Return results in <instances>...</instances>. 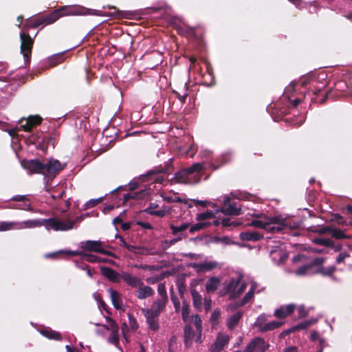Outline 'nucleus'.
<instances>
[{
  "label": "nucleus",
  "mask_w": 352,
  "mask_h": 352,
  "mask_svg": "<svg viewBox=\"0 0 352 352\" xmlns=\"http://www.w3.org/2000/svg\"><path fill=\"white\" fill-rule=\"evenodd\" d=\"M325 74L323 73H320L318 76V80L320 79H325ZM317 81L316 78L314 76H307L300 80V83L302 87L306 86L308 83H311L312 85L314 84L315 82Z\"/></svg>",
  "instance_id": "obj_39"
},
{
  "label": "nucleus",
  "mask_w": 352,
  "mask_h": 352,
  "mask_svg": "<svg viewBox=\"0 0 352 352\" xmlns=\"http://www.w3.org/2000/svg\"><path fill=\"white\" fill-rule=\"evenodd\" d=\"M223 199V204L219 211L223 214L239 215L243 212L245 208H247V206L244 205H237L236 203H230L229 197L225 196Z\"/></svg>",
  "instance_id": "obj_6"
},
{
  "label": "nucleus",
  "mask_w": 352,
  "mask_h": 352,
  "mask_svg": "<svg viewBox=\"0 0 352 352\" xmlns=\"http://www.w3.org/2000/svg\"><path fill=\"white\" fill-rule=\"evenodd\" d=\"M157 292L161 296V298L160 300L168 302V298L166 294V287L164 283H160L158 285Z\"/></svg>",
  "instance_id": "obj_47"
},
{
  "label": "nucleus",
  "mask_w": 352,
  "mask_h": 352,
  "mask_svg": "<svg viewBox=\"0 0 352 352\" xmlns=\"http://www.w3.org/2000/svg\"><path fill=\"white\" fill-rule=\"evenodd\" d=\"M126 249L131 252L137 253L139 252L138 250H142V248L136 245H129L126 246Z\"/></svg>",
  "instance_id": "obj_62"
},
{
  "label": "nucleus",
  "mask_w": 352,
  "mask_h": 352,
  "mask_svg": "<svg viewBox=\"0 0 352 352\" xmlns=\"http://www.w3.org/2000/svg\"><path fill=\"white\" fill-rule=\"evenodd\" d=\"M190 305L187 301L182 302V319L185 322L190 321Z\"/></svg>",
  "instance_id": "obj_42"
},
{
  "label": "nucleus",
  "mask_w": 352,
  "mask_h": 352,
  "mask_svg": "<svg viewBox=\"0 0 352 352\" xmlns=\"http://www.w3.org/2000/svg\"><path fill=\"white\" fill-rule=\"evenodd\" d=\"M203 169V164L195 163L190 167L181 170L175 173L174 179L177 183L195 184L200 179V172Z\"/></svg>",
  "instance_id": "obj_4"
},
{
  "label": "nucleus",
  "mask_w": 352,
  "mask_h": 352,
  "mask_svg": "<svg viewBox=\"0 0 352 352\" xmlns=\"http://www.w3.org/2000/svg\"><path fill=\"white\" fill-rule=\"evenodd\" d=\"M191 267L198 273L209 272L214 268L219 267V264L216 261H204L202 263H194Z\"/></svg>",
  "instance_id": "obj_13"
},
{
  "label": "nucleus",
  "mask_w": 352,
  "mask_h": 352,
  "mask_svg": "<svg viewBox=\"0 0 352 352\" xmlns=\"http://www.w3.org/2000/svg\"><path fill=\"white\" fill-rule=\"evenodd\" d=\"M210 225V223H208V222L201 223V221H199V223L194 224L193 226H192L190 228V232L192 233L195 231L200 230Z\"/></svg>",
  "instance_id": "obj_51"
},
{
  "label": "nucleus",
  "mask_w": 352,
  "mask_h": 352,
  "mask_svg": "<svg viewBox=\"0 0 352 352\" xmlns=\"http://www.w3.org/2000/svg\"><path fill=\"white\" fill-rule=\"evenodd\" d=\"M246 289V283L241 278H232L225 287L230 299L238 298Z\"/></svg>",
  "instance_id": "obj_5"
},
{
  "label": "nucleus",
  "mask_w": 352,
  "mask_h": 352,
  "mask_svg": "<svg viewBox=\"0 0 352 352\" xmlns=\"http://www.w3.org/2000/svg\"><path fill=\"white\" fill-rule=\"evenodd\" d=\"M28 201H24L22 204H14L12 206V208L31 211L32 207Z\"/></svg>",
  "instance_id": "obj_50"
},
{
  "label": "nucleus",
  "mask_w": 352,
  "mask_h": 352,
  "mask_svg": "<svg viewBox=\"0 0 352 352\" xmlns=\"http://www.w3.org/2000/svg\"><path fill=\"white\" fill-rule=\"evenodd\" d=\"M127 316H128V323H129L128 325H129V328L132 331H136L139 327L137 320L131 314L128 313Z\"/></svg>",
  "instance_id": "obj_46"
},
{
  "label": "nucleus",
  "mask_w": 352,
  "mask_h": 352,
  "mask_svg": "<svg viewBox=\"0 0 352 352\" xmlns=\"http://www.w3.org/2000/svg\"><path fill=\"white\" fill-rule=\"evenodd\" d=\"M62 168L61 164L58 160H50L45 164H43V175L47 177L54 176Z\"/></svg>",
  "instance_id": "obj_11"
},
{
  "label": "nucleus",
  "mask_w": 352,
  "mask_h": 352,
  "mask_svg": "<svg viewBox=\"0 0 352 352\" xmlns=\"http://www.w3.org/2000/svg\"><path fill=\"white\" fill-rule=\"evenodd\" d=\"M99 258L96 255L92 254H83V259L89 263H99Z\"/></svg>",
  "instance_id": "obj_55"
},
{
  "label": "nucleus",
  "mask_w": 352,
  "mask_h": 352,
  "mask_svg": "<svg viewBox=\"0 0 352 352\" xmlns=\"http://www.w3.org/2000/svg\"><path fill=\"white\" fill-rule=\"evenodd\" d=\"M213 217H214V214L212 211H206V212L197 214V220L201 221Z\"/></svg>",
  "instance_id": "obj_49"
},
{
  "label": "nucleus",
  "mask_w": 352,
  "mask_h": 352,
  "mask_svg": "<svg viewBox=\"0 0 352 352\" xmlns=\"http://www.w3.org/2000/svg\"><path fill=\"white\" fill-rule=\"evenodd\" d=\"M50 193V199L47 201V203L49 204H52L53 201H56L60 199L63 195L64 194V190H61L60 192H57L56 190H54L52 192Z\"/></svg>",
  "instance_id": "obj_45"
},
{
  "label": "nucleus",
  "mask_w": 352,
  "mask_h": 352,
  "mask_svg": "<svg viewBox=\"0 0 352 352\" xmlns=\"http://www.w3.org/2000/svg\"><path fill=\"white\" fill-rule=\"evenodd\" d=\"M177 29L178 30V32L181 34H193L194 33V29L190 27H186L184 28L182 26L178 25L177 26Z\"/></svg>",
  "instance_id": "obj_58"
},
{
  "label": "nucleus",
  "mask_w": 352,
  "mask_h": 352,
  "mask_svg": "<svg viewBox=\"0 0 352 352\" xmlns=\"http://www.w3.org/2000/svg\"><path fill=\"white\" fill-rule=\"evenodd\" d=\"M40 332L43 336H45L49 339H53V340H59L61 339V336L58 332L53 331L50 329H42Z\"/></svg>",
  "instance_id": "obj_40"
},
{
  "label": "nucleus",
  "mask_w": 352,
  "mask_h": 352,
  "mask_svg": "<svg viewBox=\"0 0 352 352\" xmlns=\"http://www.w3.org/2000/svg\"><path fill=\"white\" fill-rule=\"evenodd\" d=\"M349 255L348 253L345 252H340L336 258V262L340 263L344 261V259L348 257Z\"/></svg>",
  "instance_id": "obj_60"
},
{
  "label": "nucleus",
  "mask_w": 352,
  "mask_h": 352,
  "mask_svg": "<svg viewBox=\"0 0 352 352\" xmlns=\"http://www.w3.org/2000/svg\"><path fill=\"white\" fill-rule=\"evenodd\" d=\"M294 309L295 305L292 304L281 306L274 311V315L278 318H285L292 314Z\"/></svg>",
  "instance_id": "obj_25"
},
{
  "label": "nucleus",
  "mask_w": 352,
  "mask_h": 352,
  "mask_svg": "<svg viewBox=\"0 0 352 352\" xmlns=\"http://www.w3.org/2000/svg\"><path fill=\"white\" fill-rule=\"evenodd\" d=\"M311 265H305L297 269L294 274L297 276H304L311 274Z\"/></svg>",
  "instance_id": "obj_44"
},
{
  "label": "nucleus",
  "mask_w": 352,
  "mask_h": 352,
  "mask_svg": "<svg viewBox=\"0 0 352 352\" xmlns=\"http://www.w3.org/2000/svg\"><path fill=\"white\" fill-rule=\"evenodd\" d=\"M108 320L111 327V333L108 338V342L117 346L119 342V327L111 318Z\"/></svg>",
  "instance_id": "obj_24"
},
{
  "label": "nucleus",
  "mask_w": 352,
  "mask_h": 352,
  "mask_svg": "<svg viewBox=\"0 0 352 352\" xmlns=\"http://www.w3.org/2000/svg\"><path fill=\"white\" fill-rule=\"evenodd\" d=\"M197 338V331L195 332L190 324H186L184 327V344L188 348L191 346L193 340Z\"/></svg>",
  "instance_id": "obj_23"
},
{
  "label": "nucleus",
  "mask_w": 352,
  "mask_h": 352,
  "mask_svg": "<svg viewBox=\"0 0 352 352\" xmlns=\"http://www.w3.org/2000/svg\"><path fill=\"white\" fill-rule=\"evenodd\" d=\"M295 91V83L292 82L285 89L284 95L287 98L291 100L292 93Z\"/></svg>",
  "instance_id": "obj_54"
},
{
  "label": "nucleus",
  "mask_w": 352,
  "mask_h": 352,
  "mask_svg": "<svg viewBox=\"0 0 352 352\" xmlns=\"http://www.w3.org/2000/svg\"><path fill=\"white\" fill-rule=\"evenodd\" d=\"M79 15H101L97 10H90L78 5L64 6L51 13L52 21H57L59 18L66 16Z\"/></svg>",
  "instance_id": "obj_3"
},
{
  "label": "nucleus",
  "mask_w": 352,
  "mask_h": 352,
  "mask_svg": "<svg viewBox=\"0 0 352 352\" xmlns=\"http://www.w3.org/2000/svg\"><path fill=\"white\" fill-rule=\"evenodd\" d=\"M243 316L242 311H237L230 316L227 320V327L229 329L235 328Z\"/></svg>",
  "instance_id": "obj_32"
},
{
  "label": "nucleus",
  "mask_w": 352,
  "mask_h": 352,
  "mask_svg": "<svg viewBox=\"0 0 352 352\" xmlns=\"http://www.w3.org/2000/svg\"><path fill=\"white\" fill-rule=\"evenodd\" d=\"M220 316V311L219 310H214L211 316V321L212 323H215Z\"/></svg>",
  "instance_id": "obj_63"
},
{
  "label": "nucleus",
  "mask_w": 352,
  "mask_h": 352,
  "mask_svg": "<svg viewBox=\"0 0 352 352\" xmlns=\"http://www.w3.org/2000/svg\"><path fill=\"white\" fill-rule=\"evenodd\" d=\"M51 18V14L45 17H41L36 19L32 25V27L36 28L41 25H47L54 23L56 21H52Z\"/></svg>",
  "instance_id": "obj_41"
},
{
  "label": "nucleus",
  "mask_w": 352,
  "mask_h": 352,
  "mask_svg": "<svg viewBox=\"0 0 352 352\" xmlns=\"http://www.w3.org/2000/svg\"><path fill=\"white\" fill-rule=\"evenodd\" d=\"M230 337L228 335L223 333H218L217 337L210 347L212 352H219L224 346L228 343Z\"/></svg>",
  "instance_id": "obj_15"
},
{
  "label": "nucleus",
  "mask_w": 352,
  "mask_h": 352,
  "mask_svg": "<svg viewBox=\"0 0 352 352\" xmlns=\"http://www.w3.org/2000/svg\"><path fill=\"white\" fill-rule=\"evenodd\" d=\"M256 219L251 221L250 226L263 229L269 232L277 233L297 229L300 223L292 219L282 215L267 216L261 212H248Z\"/></svg>",
  "instance_id": "obj_1"
},
{
  "label": "nucleus",
  "mask_w": 352,
  "mask_h": 352,
  "mask_svg": "<svg viewBox=\"0 0 352 352\" xmlns=\"http://www.w3.org/2000/svg\"><path fill=\"white\" fill-rule=\"evenodd\" d=\"M220 280L217 277H212L208 280L206 284V289L208 293L214 292L219 287Z\"/></svg>",
  "instance_id": "obj_36"
},
{
  "label": "nucleus",
  "mask_w": 352,
  "mask_h": 352,
  "mask_svg": "<svg viewBox=\"0 0 352 352\" xmlns=\"http://www.w3.org/2000/svg\"><path fill=\"white\" fill-rule=\"evenodd\" d=\"M154 290L150 286H140L136 292V296L140 300L145 299L152 296L154 294Z\"/></svg>",
  "instance_id": "obj_30"
},
{
  "label": "nucleus",
  "mask_w": 352,
  "mask_h": 352,
  "mask_svg": "<svg viewBox=\"0 0 352 352\" xmlns=\"http://www.w3.org/2000/svg\"><path fill=\"white\" fill-rule=\"evenodd\" d=\"M193 306L197 310H200L202 307V297L201 294L195 289H191L190 291Z\"/></svg>",
  "instance_id": "obj_37"
},
{
  "label": "nucleus",
  "mask_w": 352,
  "mask_h": 352,
  "mask_svg": "<svg viewBox=\"0 0 352 352\" xmlns=\"http://www.w3.org/2000/svg\"><path fill=\"white\" fill-rule=\"evenodd\" d=\"M174 94L176 95V97L181 101L182 102H184L187 96H188V89L187 87V83L185 82L184 86L178 91L175 90Z\"/></svg>",
  "instance_id": "obj_38"
},
{
  "label": "nucleus",
  "mask_w": 352,
  "mask_h": 352,
  "mask_svg": "<svg viewBox=\"0 0 352 352\" xmlns=\"http://www.w3.org/2000/svg\"><path fill=\"white\" fill-rule=\"evenodd\" d=\"M239 237L243 241H257L263 237V234L258 231H245L241 232Z\"/></svg>",
  "instance_id": "obj_21"
},
{
  "label": "nucleus",
  "mask_w": 352,
  "mask_h": 352,
  "mask_svg": "<svg viewBox=\"0 0 352 352\" xmlns=\"http://www.w3.org/2000/svg\"><path fill=\"white\" fill-rule=\"evenodd\" d=\"M192 320L194 322L196 330H197V338L195 339V342L201 343V332H202V321L199 315L195 314L192 316Z\"/></svg>",
  "instance_id": "obj_31"
},
{
  "label": "nucleus",
  "mask_w": 352,
  "mask_h": 352,
  "mask_svg": "<svg viewBox=\"0 0 352 352\" xmlns=\"http://www.w3.org/2000/svg\"><path fill=\"white\" fill-rule=\"evenodd\" d=\"M11 200L19 202L29 201V199L27 198L25 195H15L11 198Z\"/></svg>",
  "instance_id": "obj_61"
},
{
  "label": "nucleus",
  "mask_w": 352,
  "mask_h": 352,
  "mask_svg": "<svg viewBox=\"0 0 352 352\" xmlns=\"http://www.w3.org/2000/svg\"><path fill=\"white\" fill-rule=\"evenodd\" d=\"M21 38V52L23 54L24 59L28 60L29 54L31 53L33 44V39L30 35L24 32L20 33Z\"/></svg>",
  "instance_id": "obj_10"
},
{
  "label": "nucleus",
  "mask_w": 352,
  "mask_h": 352,
  "mask_svg": "<svg viewBox=\"0 0 352 352\" xmlns=\"http://www.w3.org/2000/svg\"><path fill=\"white\" fill-rule=\"evenodd\" d=\"M52 219L59 221L60 222L62 223V225H66V226H69V228L65 230V231H68V230L73 229L74 226L76 222L81 221L85 218H84V215H80V217H78L77 218H76L74 220H71L69 219H58V218H52ZM60 231L64 232V230H60Z\"/></svg>",
  "instance_id": "obj_34"
},
{
  "label": "nucleus",
  "mask_w": 352,
  "mask_h": 352,
  "mask_svg": "<svg viewBox=\"0 0 352 352\" xmlns=\"http://www.w3.org/2000/svg\"><path fill=\"white\" fill-rule=\"evenodd\" d=\"M182 239V234H180L179 236L175 237L173 239L166 240L163 242V248H164V249L168 248L170 246L175 244L176 243L181 241Z\"/></svg>",
  "instance_id": "obj_53"
},
{
  "label": "nucleus",
  "mask_w": 352,
  "mask_h": 352,
  "mask_svg": "<svg viewBox=\"0 0 352 352\" xmlns=\"http://www.w3.org/2000/svg\"><path fill=\"white\" fill-rule=\"evenodd\" d=\"M324 87V85H322V86L318 87L314 91H313V93L314 95H316L315 100L320 102V103H324L328 98H330L333 96L332 91H329L327 92L324 96L318 95V92L321 91V89Z\"/></svg>",
  "instance_id": "obj_35"
},
{
  "label": "nucleus",
  "mask_w": 352,
  "mask_h": 352,
  "mask_svg": "<svg viewBox=\"0 0 352 352\" xmlns=\"http://www.w3.org/2000/svg\"><path fill=\"white\" fill-rule=\"evenodd\" d=\"M167 302L166 301L157 299L153 302L150 308H145L142 310L159 317L160 314L164 310Z\"/></svg>",
  "instance_id": "obj_14"
},
{
  "label": "nucleus",
  "mask_w": 352,
  "mask_h": 352,
  "mask_svg": "<svg viewBox=\"0 0 352 352\" xmlns=\"http://www.w3.org/2000/svg\"><path fill=\"white\" fill-rule=\"evenodd\" d=\"M41 122V118L39 116H30L27 120H25V123H23V121H21L20 128H21L25 131H30L33 126L40 124Z\"/></svg>",
  "instance_id": "obj_26"
},
{
  "label": "nucleus",
  "mask_w": 352,
  "mask_h": 352,
  "mask_svg": "<svg viewBox=\"0 0 352 352\" xmlns=\"http://www.w3.org/2000/svg\"><path fill=\"white\" fill-rule=\"evenodd\" d=\"M270 256L272 261L277 265L284 263L288 257L287 253L281 247H273L270 250Z\"/></svg>",
  "instance_id": "obj_12"
},
{
  "label": "nucleus",
  "mask_w": 352,
  "mask_h": 352,
  "mask_svg": "<svg viewBox=\"0 0 352 352\" xmlns=\"http://www.w3.org/2000/svg\"><path fill=\"white\" fill-rule=\"evenodd\" d=\"M267 316L265 314H262L256 319L254 323V327L258 328L259 331L265 332L264 328H265L266 324H267Z\"/></svg>",
  "instance_id": "obj_33"
},
{
  "label": "nucleus",
  "mask_w": 352,
  "mask_h": 352,
  "mask_svg": "<svg viewBox=\"0 0 352 352\" xmlns=\"http://www.w3.org/2000/svg\"><path fill=\"white\" fill-rule=\"evenodd\" d=\"M23 166L32 173H41L43 171V164L37 160H29L23 164Z\"/></svg>",
  "instance_id": "obj_18"
},
{
  "label": "nucleus",
  "mask_w": 352,
  "mask_h": 352,
  "mask_svg": "<svg viewBox=\"0 0 352 352\" xmlns=\"http://www.w3.org/2000/svg\"><path fill=\"white\" fill-rule=\"evenodd\" d=\"M321 234L329 233L332 236V237L338 239L346 238L344 232L337 228H334L331 226H324L318 230Z\"/></svg>",
  "instance_id": "obj_22"
},
{
  "label": "nucleus",
  "mask_w": 352,
  "mask_h": 352,
  "mask_svg": "<svg viewBox=\"0 0 352 352\" xmlns=\"http://www.w3.org/2000/svg\"><path fill=\"white\" fill-rule=\"evenodd\" d=\"M270 347V344L264 338L256 337L246 346L243 352H265Z\"/></svg>",
  "instance_id": "obj_7"
},
{
  "label": "nucleus",
  "mask_w": 352,
  "mask_h": 352,
  "mask_svg": "<svg viewBox=\"0 0 352 352\" xmlns=\"http://www.w3.org/2000/svg\"><path fill=\"white\" fill-rule=\"evenodd\" d=\"M189 228V223H184L180 226H174L173 224L170 225V228L171 229L172 234L176 235L179 232H182L186 230Z\"/></svg>",
  "instance_id": "obj_43"
},
{
  "label": "nucleus",
  "mask_w": 352,
  "mask_h": 352,
  "mask_svg": "<svg viewBox=\"0 0 352 352\" xmlns=\"http://www.w3.org/2000/svg\"><path fill=\"white\" fill-rule=\"evenodd\" d=\"M62 55H56L50 59L52 65H55L61 61Z\"/></svg>",
  "instance_id": "obj_64"
},
{
  "label": "nucleus",
  "mask_w": 352,
  "mask_h": 352,
  "mask_svg": "<svg viewBox=\"0 0 352 352\" xmlns=\"http://www.w3.org/2000/svg\"><path fill=\"white\" fill-rule=\"evenodd\" d=\"M57 254H65L69 256H76V255H80L83 257V254L78 252V251H72V250H60Z\"/></svg>",
  "instance_id": "obj_59"
},
{
  "label": "nucleus",
  "mask_w": 352,
  "mask_h": 352,
  "mask_svg": "<svg viewBox=\"0 0 352 352\" xmlns=\"http://www.w3.org/2000/svg\"><path fill=\"white\" fill-rule=\"evenodd\" d=\"M162 197L163 198V200L166 202H168V203L181 202V203H184V204H187L188 208L192 207V205L189 203V200H188L186 199H181L178 196L177 193H173L172 195L164 194V195H162Z\"/></svg>",
  "instance_id": "obj_29"
},
{
  "label": "nucleus",
  "mask_w": 352,
  "mask_h": 352,
  "mask_svg": "<svg viewBox=\"0 0 352 352\" xmlns=\"http://www.w3.org/2000/svg\"><path fill=\"white\" fill-rule=\"evenodd\" d=\"M108 292L110 295L111 302L116 309H122L123 304L120 297V294L116 290L110 288L108 289Z\"/></svg>",
  "instance_id": "obj_27"
},
{
  "label": "nucleus",
  "mask_w": 352,
  "mask_h": 352,
  "mask_svg": "<svg viewBox=\"0 0 352 352\" xmlns=\"http://www.w3.org/2000/svg\"><path fill=\"white\" fill-rule=\"evenodd\" d=\"M102 199V197L98 199H90L88 201H87L83 206L82 208L84 210H87L91 208L94 207L97 204H98L100 200Z\"/></svg>",
  "instance_id": "obj_56"
},
{
  "label": "nucleus",
  "mask_w": 352,
  "mask_h": 352,
  "mask_svg": "<svg viewBox=\"0 0 352 352\" xmlns=\"http://www.w3.org/2000/svg\"><path fill=\"white\" fill-rule=\"evenodd\" d=\"M100 269L101 274L111 281L114 283L120 282V280L121 278V274H119L114 270L104 266L100 267Z\"/></svg>",
  "instance_id": "obj_19"
},
{
  "label": "nucleus",
  "mask_w": 352,
  "mask_h": 352,
  "mask_svg": "<svg viewBox=\"0 0 352 352\" xmlns=\"http://www.w3.org/2000/svg\"><path fill=\"white\" fill-rule=\"evenodd\" d=\"M170 168V165L166 166L165 167L161 168H156L155 169L151 170L148 173V176L151 177V180H153L157 183L162 184L166 179L167 175L169 174Z\"/></svg>",
  "instance_id": "obj_9"
},
{
  "label": "nucleus",
  "mask_w": 352,
  "mask_h": 352,
  "mask_svg": "<svg viewBox=\"0 0 352 352\" xmlns=\"http://www.w3.org/2000/svg\"><path fill=\"white\" fill-rule=\"evenodd\" d=\"M102 243L100 241H86L80 243V248L83 250L99 252L101 251Z\"/></svg>",
  "instance_id": "obj_20"
},
{
  "label": "nucleus",
  "mask_w": 352,
  "mask_h": 352,
  "mask_svg": "<svg viewBox=\"0 0 352 352\" xmlns=\"http://www.w3.org/2000/svg\"><path fill=\"white\" fill-rule=\"evenodd\" d=\"M121 278L130 287L138 288L144 285L143 281L138 276H133L127 272L121 274Z\"/></svg>",
  "instance_id": "obj_16"
},
{
  "label": "nucleus",
  "mask_w": 352,
  "mask_h": 352,
  "mask_svg": "<svg viewBox=\"0 0 352 352\" xmlns=\"http://www.w3.org/2000/svg\"><path fill=\"white\" fill-rule=\"evenodd\" d=\"M335 270V267L332 266L327 267H321L318 272L324 276H330L333 273Z\"/></svg>",
  "instance_id": "obj_57"
},
{
  "label": "nucleus",
  "mask_w": 352,
  "mask_h": 352,
  "mask_svg": "<svg viewBox=\"0 0 352 352\" xmlns=\"http://www.w3.org/2000/svg\"><path fill=\"white\" fill-rule=\"evenodd\" d=\"M157 207V204L151 203L150 206L146 210L147 213L155 215L157 217H162L170 212V208L168 207H164L161 210H156L155 208Z\"/></svg>",
  "instance_id": "obj_28"
},
{
  "label": "nucleus",
  "mask_w": 352,
  "mask_h": 352,
  "mask_svg": "<svg viewBox=\"0 0 352 352\" xmlns=\"http://www.w3.org/2000/svg\"><path fill=\"white\" fill-rule=\"evenodd\" d=\"M316 244L322 245L325 247H330L333 245V242L331 239L327 238H316L314 240Z\"/></svg>",
  "instance_id": "obj_52"
},
{
  "label": "nucleus",
  "mask_w": 352,
  "mask_h": 352,
  "mask_svg": "<svg viewBox=\"0 0 352 352\" xmlns=\"http://www.w3.org/2000/svg\"><path fill=\"white\" fill-rule=\"evenodd\" d=\"M44 226L47 231L65 230L69 228L66 225H62L59 221L52 219H30L23 221H1L0 232L11 230H23Z\"/></svg>",
  "instance_id": "obj_2"
},
{
  "label": "nucleus",
  "mask_w": 352,
  "mask_h": 352,
  "mask_svg": "<svg viewBox=\"0 0 352 352\" xmlns=\"http://www.w3.org/2000/svg\"><path fill=\"white\" fill-rule=\"evenodd\" d=\"M142 312L146 318L148 329L153 331H158L160 329L159 317L143 310H142Z\"/></svg>",
  "instance_id": "obj_17"
},
{
  "label": "nucleus",
  "mask_w": 352,
  "mask_h": 352,
  "mask_svg": "<svg viewBox=\"0 0 352 352\" xmlns=\"http://www.w3.org/2000/svg\"><path fill=\"white\" fill-rule=\"evenodd\" d=\"M256 288L257 284L253 282L251 285V287L250 288L249 291L245 294L242 300L240 302H235L228 305L227 307V310L230 311H233L236 309L250 302L254 298L255 290L256 289Z\"/></svg>",
  "instance_id": "obj_8"
},
{
  "label": "nucleus",
  "mask_w": 352,
  "mask_h": 352,
  "mask_svg": "<svg viewBox=\"0 0 352 352\" xmlns=\"http://www.w3.org/2000/svg\"><path fill=\"white\" fill-rule=\"evenodd\" d=\"M283 324V322L279 321L273 320L266 324L265 328H264L265 332L272 331L274 329L279 328Z\"/></svg>",
  "instance_id": "obj_48"
}]
</instances>
